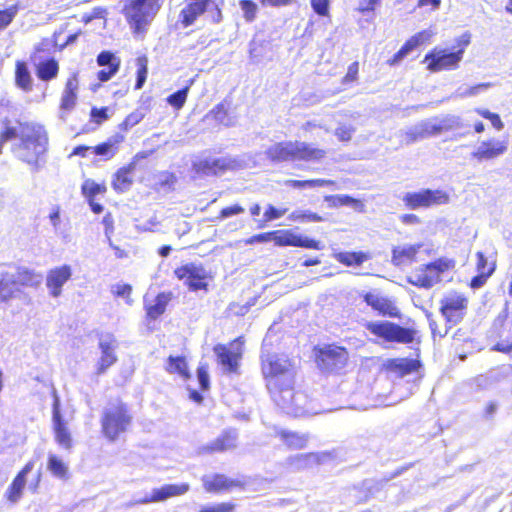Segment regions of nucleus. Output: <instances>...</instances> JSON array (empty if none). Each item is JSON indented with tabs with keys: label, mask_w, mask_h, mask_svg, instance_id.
Here are the masks:
<instances>
[{
	"label": "nucleus",
	"mask_w": 512,
	"mask_h": 512,
	"mask_svg": "<svg viewBox=\"0 0 512 512\" xmlns=\"http://www.w3.org/2000/svg\"><path fill=\"white\" fill-rule=\"evenodd\" d=\"M260 369L266 386L274 397L283 392L294 394V363L288 355L263 352L260 356Z\"/></svg>",
	"instance_id": "nucleus-1"
},
{
	"label": "nucleus",
	"mask_w": 512,
	"mask_h": 512,
	"mask_svg": "<svg viewBox=\"0 0 512 512\" xmlns=\"http://www.w3.org/2000/svg\"><path fill=\"white\" fill-rule=\"evenodd\" d=\"M19 127L21 131L18 144L19 159L34 168H39L48 151V133L40 124L23 122Z\"/></svg>",
	"instance_id": "nucleus-2"
},
{
	"label": "nucleus",
	"mask_w": 512,
	"mask_h": 512,
	"mask_svg": "<svg viewBox=\"0 0 512 512\" xmlns=\"http://www.w3.org/2000/svg\"><path fill=\"white\" fill-rule=\"evenodd\" d=\"M267 159L274 163L289 161L319 162L326 157V150L299 141H282L265 151Z\"/></svg>",
	"instance_id": "nucleus-3"
},
{
	"label": "nucleus",
	"mask_w": 512,
	"mask_h": 512,
	"mask_svg": "<svg viewBox=\"0 0 512 512\" xmlns=\"http://www.w3.org/2000/svg\"><path fill=\"white\" fill-rule=\"evenodd\" d=\"M162 7V0H124L122 14L134 35H144Z\"/></svg>",
	"instance_id": "nucleus-4"
},
{
	"label": "nucleus",
	"mask_w": 512,
	"mask_h": 512,
	"mask_svg": "<svg viewBox=\"0 0 512 512\" xmlns=\"http://www.w3.org/2000/svg\"><path fill=\"white\" fill-rule=\"evenodd\" d=\"M132 423L133 415L129 405L117 400L105 408L101 415V433L108 441L114 442L129 431Z\"/></svg>",
	"instance_id": "nucleus-5"
},
{
	"label": "nucleus",
	"mask_w": 512,
	"mask_h": 512,
	"mask_svg": "<svg viewBox=\"0 0 512 512\" xmlns=\"http://www.w3.org/2000/svg\"><path fill=\"white\" fill-rule=\"evenodd\" d=\"M55 40L43 38L36 44L30 55L37 78L43 82H50L58 77L60 71L59 61L50 56L55 50Z\"/></svg>",
	"instance_id": "nucleus-6"
},
{
	"label": "nucleus",
	"mask_w": 512,
	"mask_h": 512,
	"mask_svg": "<svg viewBox=\"0 0 512 512\" xmlns=\"http://www.w3.org/2000/svg\"><path fill=\"white\" fill-rule=\"evenodd\" d=\"M488 341L492 351L504 354L512 352V315L507 308L494 319L488 333Z\"/></svg>",
	"instance_id": "nucleus-7"
},
{
	"label": "nucleus",
	"mask_w": 512,
	"mask_h": 512,
	"mask_svg": "<svg viewBox=\"0 0 512 512\" xmlns=\"http://www.w3.org/2000/svg\"><path fill=\"white\" fill-rule=\"evenodd\" d=\"M39 282V275L25 267H18L14 276L8 272L2 273L0 277V301L8 302L16 297L21 291V287H34Z\"/></svg>",
	"instance_id": "nucleus-8"
},
{
	"label": "nucleus",
	"mask_w": 512,
	"mask_h": 512,
	"mask_svg": "<svg viewBox=\"0 0 512 512\" xmlns=\"http://www.w3.org/2000/svg\"><path fill=\"white\" fill-rule=\"evenodd\" d=\"M174 276L181 281L189 291H204L209 290V284L214 276L211 271H208L202 264L195 262H187L173 271Z\"/></svg>",
	"instance_id": "nucleus-9"
},
{
	"label": "nucleus",
	"mask_w": 512,
	"mask_h": 512,
	"mask_svg": "<svg viewBox=\"0 0 512 512\" xmlns=\"http://www.w3.org/2000/svg\"><path fill=\"white\" fill-rule=\"evenodd\" d=\"M365 328L384 342L410 344L415 341L417 331L389 321L367 322Z\"/></svg>",
	"instance_id": "nucleus-10"
},
{
	"label": "nucleus",
	"mask_w": 512,
	"mask_h": 512,
	"mask_svg": "<svg viewBox=\"0 0 512 512\" xmlns=\"http://www.w3.org/2000/svg\"><path fill=\"white\" fill-rule=\"evenodd\" d=\"M244 338L239 336L231 340L228 344H216L213 352L217 363L223 367L228 374H239L241 360L244 354Z\"/></svg>",
	"instance_id": "nucleus-11"
},
{
	"label": "nucleus",
	"mask_w": 512,
	"mask_h": 512,
	"mask_svg": "<svg viewBox=\"0 0 512 512\" xmlns=\"http://www.w3.org/2000/svg\"><path fill=\"white\" fill-rule=\"evenodd\" d=\"M467 45L468 40L462 41L460 48L452 52L447 49L434 47L424 56L423 63L430 72L455 69L458 67Z\"/></svg>",
	"instance_id": "nucleus-12"
},
{
	"label": "nucleus",
	"mask_w": 512,
	"mask_h": 512,
	"mask_svg": "<svg viewBox=\"0 0 512 512\" xmlns=\"http://www.w3.org/2000/svg\"><path fill=\"white\" fill-rule=\"evenodd\" d=\"M314 359L321 370L332 372L347 364L349 353L343 346L327 344L323 347L314 348Z\"/></svg>",
	"instance_id": "nucleus-13"
},
{
	"label": "nucleus",
	"mask_w": 512,
	"mask_h": 512,
	"mask_svg": "<svg viewBox=\"0 0 512 512\" xmlns=\"http://www.w3.org/2000/svg\"><path fill=\"white\" fill-rule=\"evenodd\" d=\"M469 300L464 293L452 291L440 300L439 311L449 327L459 324L467 314Z\"/></svg>",
	"instance_id": "nucleus-14"
},
{
	"label": "nucleus",
	"mask_w": 512,
	"mask_h": 512,
	"mask_svg": "<svg viewBox=\"0 0 512 512\" xmlns=\"http://www.w3.org/2000/svg\"><path fill=\"white\" fill-rule=\"evenodd\" d=\"M403 202L409 209L430 207L449 202V195L443 190L424 189L418 192H409L403 196Z\"/></svg>",
	"instance_id": "nucleus-15"
},
{
	"label": "nucleus",
	"mask_w": 512,
	"mask_h": 512,
	"mask_svg": "<svg viewBox=\"0 0 512 512\" xmlns=\"http://www.w3.org/2000/svg\"><path fill=\"white\" fill-rule=\"evenodd\" d=\"M272 241L278 247L292 246L313 250H320L322 248L319 240L302 237L301 235L295 234L290 229L273 230Z\"/></svg>",
	"instance_id": "nucleus-16"
},
{
	"label": "nucleus",
	"mask_w": 512,
	"mask_h": 512,
	"mask_svg": "<svg viewBox=\"0 0 512 512\" xmlns=\"http://www.w3.org/2000/svg\"><path fill=\"white\" fill-rule=\"evenodd\" d=\"M475 269L477 274L469 282L471 289H479L486 284L488 279L494 274L497 268L496 256H487L482 251L475 253Z\"/></svg>",
	"instance_id": "nucleus-17"
},
{
	"label": "nucleus",
	"mask_w": 512,
	"mask_h": 512,
	"mask_svg": "<svg viewBox=\"0 0 512 512\" xmlns=\"http://www.w3.org/2000/svg\"><path fill=\"white\" fill-rule=\"evenodd\" d=\"M52 423L55 441L63 449L70 450L73 447L72 434L69 430L68 423L61 415L58 399H55L52 405Z\"/></svg>",
	"instance_id": "nucleus-18"
},
{
	"label": "nucleus",
	"mask_w": 512,
	"mask_h": 512,
	"mask_svg": "<svg viewBox=\"0 0 512 512\" xmlns=\"http://www.w3.org/2000/svg\"><path fill=\"white\" fill-rule=\"evenodd\" d=\"M211 4H214L213 0H185L183 8L179 12L177 23L181 28L192 26L208 10Z\"/></svg>",
	"instance_id": "nucleus-19"
},
{
	"label": "nucleus",
	"mask_w": 512,
	"mask_h": 512,
	"mask_svg": "<svg viewBox=\"0 0 512 512\" xmlns=\"http://www.w3.org/2000/svg\"><path fill=\"white\" fill-rule=\"evenodd\" d=\"M363 301L370 306L379 315L390 318H399L400 311L390 298L383 296L375 291H369L363 294Z\"/></svg>",
	"instance_id": "nucleus-20"
},
{
	"label": "nucleus",
	"mask_w": 512,
	"mask_h": 512,
	"mask_svg": "<svg viewBox=\"0 0 512 512\" xmlns=\"http://www.w3.org/2000/svg\"><path fill=\"white\" fill-rule=\"evenodd\" d=\"M96 63L100 67H106L99 70L96 74L100 83L112 79L118 73L121 66L120 58L109 50L101 51L96 57Z\"/></svg>",
	"instance_id": "nucleus-21"
},
{
	"label": "nucleus",
	"mask_w": 512,
	"mask_h": 512,
	"mask_svg": "<svg viewBox=\"0 0 512 512\" xmlns=\"http://www.w3.org/2000/svg\"><path fill=\"white\" fill-rule=\"evenodd\" d=\"M190 489L188 483L166 484L152 490L151 494L141 499L142 504L162 502L172 497H178L187 493Z\"/></svg>",
	"instance_id": "nucleus-22"
},
{
	"label": "nucleus",
	"mask_w": 512,
	"mask_h": 512,
	"mask_svg": "<svg viewBox=\"0 0 512 512\" xmlns=\"http://www.w3.org/2000/svg\"><path fill=\"white\" fill-rule=\"evenodd\" d=\"M79 90L78 74L72 73L66 80L61 94L59 109L62 113H70L77 105Z\"/></svg>",
	"instance_id": "nucleus-23"
},
{
	"label": "nucleus",
	"mask_w": 512,
	"mask_h": 512,
	"mask_svg": "<svg viewBox=\"0 0 512 512\" xmlns=\"http://www.w3.org/2000/svg\"><path fill=\"white\" fill-rule=\"evenodd\" d=\"M421 243L394 246L391 250V263L396 267L411 265L418 259Z\"/></svg>",
	"instance_id": "nucleus-24"
},
{
	"label": "nucleus",
	"mask_w": 512,
	"mask_h": 512,
	"mask_svg": "<svg viewBox=\"0 0 512 512\" xmlns=\"http://www.w3.org/2000/svg\"><path fill=\"white\" fill-rule=\"evenodd\" d=\"M33 468L34 461L30 460L18 471L16 476L13 478L5 492V497L9 502L16 503L21 499L24 488L26 486V477L33 470Z\"/></svg>",
	"instance_id": "nucleus-25"
},
{
	"label": "nucleus",
	"mask_w": 512,
	"mask_h": 512,
	"mask_svg": "<svg viewBox=\"0 0 512 512\" xmlns=\"http://www.w3.org/2000/svg\"><path fill=\"white\" fill-rule=\"evenodd\" d=\"M72 269L69 265L55 267L48 271L46 276V286L53 297H58L62 293L63 285L71 278Z\"/></svg>",
	"instance_id": "nucleus-26"
},
{
	"label": "nucleus",
	"mask_w": 512,
	"mask_h": 512,
	"mask_svg": "<svg viewBox=\"0 0 512 512\" xmlns=\"http://www.w3.org/2000/svg\"><path fill=\"white\" fill-rule=\"evenodd\" d=\"M508 149L507 140L489 139L483 141L472 153V157L478 161L491 160L503 155Z\"/></svg>",
	"instance_id": "nucleus-27"
},
{
	"label": "nucleus",
	"mask_w": 512,
	"mask_h": 512,
	"mask_svg": "<svg viewBox=\"0 0 512 512\" xmlns=\"http://www.w3.org/2000/svg\"><path fill=\"white\" fill-rule=\"evenodd\" d=\"M421 367L422 363L419 359L391 358L384 363L385 370L399 378L418 372Z\"/></svg>",
	"instance_id": "nucleus-28"
},
{
	"label": "nucleus",
	"mask_w": 512,
	"mask_h": 512,
	"mask_svg": "<svg viewBox=\"0 0 512 512\" xmlns=\"http://www.w3.org/2000/svg\"><path fill=\"white\" fill-rule=\"evenodd\" d=\"M243 487V482L236 479H230L220 473L213 474L211 477L203 479V488L208 493H221L230 491L234 488Z\"/></svg>",
	"instance_id": "nucleus-29"
},
{
	"label": "nucleus",
	"mask_w": 512,
	"mask_h": 512,
	"mask_svg": "<svg viewBox=\"0 0 512 512\" xmlns=\"http://www.w3.org/2000/svg\"><path fill=\"white\" fill-rule=\"evenodd\" d=\"M430 40L429 32L423 30L420 31L410 38H408L405 43L401 46V48L387 61L389 66H395L398 64L403 58H405L409 53L415 50L417 47L428 43Z\"/></svg>",
	"instance_id": "nucleus-30"
},
{
	"label": "nucleus",
	"mask_w": 512,
	"mask_h": 512,
	"mask_svg": "<svg viewBox=\"0 0 512 512\" xmlns=\"http://www.w3.org/2000/svg\"><path fill=\"white\" fill-rule=\"evenodd\" d=\"M232 167L229 160L225 158L200 159L193 163V169L200 175H218Z\"/></svg>",
	"instance_id": "nucleus-31"
},
{
	"label": "nucleus",
	"mask_w": 512,
	"mask_h": 512,
	"mask_svg": "<svg viewBox=\"0 0 512 512\" xmlns=\"http://www.w3.org/2000/svg\"><path fill=\"white\" fill-rule=\"evenodd\" d=\"M172 298L173 293L171 291H167L158 293L152 302L146 301L144 303L146 319L148 321H155L162 316Z\"/></svg>",
	"instance_id": "nucleus-32"
},
{
	"label": "nucleus",
	"mask_w": 512,
	"mask_h": 512,
	"mask_svg": "<svg viewBox=\"0 0 512 512\" xmlns=\"http://www.w3.org/2000/svg\"><path fill=\"white\" fill-rule=\"evenodd\" d=\"M125 141V136L121 133H115L106 141L98 143L92 147V153L100 156L103 160H111L119 151L120 145Z\"/></svg>",
	"instance_id": "nucleus-33"
},
{
	"label": "nucleus",
	"mask_w": 512,
	"mask_h": 512,
	"mask_svg": "<svg viewBox=\"0 0 512 512\" xmlns=\"http://www.w3.org/2000/svg\"><path fill=\"white\" fill-rule=\"evenodd\" d=\"M135 167V163L130 162L116 170L111 181V186L117 193H124L131 188L134 182L133 172Z\"/></svg>",
	"instance_id": "nucleus-34"
},
{
	"label": "nucleus",
	"mask_w": 512,
	"mask_h": 512,
	"mask_svg": "<svg viewBox=\"0 0 512 512\" xmlns=\"http://www.w3.org/2000/svg\"><path fill=\"white\" fill-rule=\"evenodd\" d=\"M234 440L235 438L230 432H224L210 443L198 447L197 454L204 456L225 452L235 446Z\"/></svg>",
	"instance_id": "nucleus-35"
},
{
	"label": "nucleus",
	"mask_w": 512,
	"mask_h": 512,
	"mask_svg": "<svg viewBox=\"0 0 512 512\" xmlns=\"http://www.w3.org/2000/svg\"><path fill=\"white\" fill-rule=\"evenodd\" d=\"M115 346L116 345L114 339L99 342L101 357L96 368L97 375L103 374L109 367L116 363L117 356L114 352Z\"/></svg>",
	"instance_id": "nucleus-36"
},
{
	"label": "nucleus",
	"mask_w": 512,
	"mask_h": 512,
	"mask_svg": "<svg viewBox=\"0 0 512 512\" xmlns=\"http://www.w3.org/2000/svg\"><path fill=\"white\" fill-rule=\"evenodd\" d=\"M275 436L278 437L286 448L290 450L303 449L307 446L309 441V435L305 433H298L285 429H279L275 432Z\"/></svg>",
	"instance_id": "nucleus-37"
},
{
	"label": "nucleus",
	"mask_w": 512,
	"mask_h": 512,
	"mask_svg": "<svg viewBox=\"0 0 512 512\" xmlns=\"http://www.w3.org/2000/svg\"><path fill=\"white\" fill-rule=\"evenodd\" d=\"M334 259L346 267H358L372 258L369 251H340L334 253Z\"/></svg>",
	"instance_id": "nucleus-38"
},
{
	"label": "nucleus",
	"mask_w": 512,
	"mask_h": 512,
	"mask_svg": "<svg viewBox=\"0 0 512 512\" xmlns=\"http://www.w3.org/2000/svg\"><path fill=\"white\" fill-rule=\"evenodd\" d=\"M14 82L24 92H30L33 89V78L26 62L22 60L15 62Z\"/></svg>",
	"instance_id": "nucleus-39"
},
{
	"label": "nucleus",
	"mask_w": 512,
	"mask_h": 512,
	"mask_svg": "<svg viewBox=\"0 0 512 512\" xmlns=\"http://www.w3.org/2000/svg\"><path fill=\"white\" fill-rule=\"evenodd\" d=\"M165 370L167 373L177 375L183 380H188L191 376L184 356L170 355L166 360Z\"/></svg>",
	"instance_id": "nucleus-40"
},
{
	"label": "nucleus",
	"mask_w": 512,
	"mask_h": 512,
	"mask_svg": "<svg viewBox=\"0 0 512 512\" xmlns=\"http://www.w3.org/2000/svg\"><path fill=\"white\" fill-rule=\"evenodd\" d=\"M408 282L413 286L420 288H431L435 285L434 278L432 277L428 264L415 269L408 276Z\"/></svg>",
	"instance_id": "nucleus-41"
},
{
	"label": "nucleus",
	"mask_w": 512,
	"mask_h": 512,
	"mask_svg": "<svg viewBox=\"0 0 512 512\" xmlns=\"http://www.w3.org/2000/svg\"><path fill=\"white\" fill-rule=\"evenodd\" d=\"M428 266L430 272L432 273V277L434 278V283L436 284L441 281V275L443 273L451 271L455 268L456 261L452 258L441 257L428 263Z\"/></svg>",
	"instance_id": "nucleus-42"
},
{
	"label": "nucleus",
	"mask_w": 512,
	"mask_h": 512,
	"mask_svg": "<svg viewBox=\"0 0 512 512\" xmlns=\"http://www.w3.org/2000/svg\"><path fill=\"white\" fill-rule=\"evenodd\" d=\"M287 211V208H278L272 204H268L265 207L263 218L257 221V228H265L269 222L282 218Z\"/></svg>",
	"instance_id": "nucleus-43"
},
{
	"label": "nucleus",
	"mask_w": 512,
	"mask_h": 512,
	"mask_svg": "<svg viewBox=\"0 0 512 512\" xmlns=\"http://www.w3.org/2000/svg\"><path fill=\"white\" fill-rule=\"evenodd\" d=\"M47 468L55 477H58L60 479L68 478L67 465L62 461L61 458H59L55 454H50L48 456Z\"/></svg>",
	"instance_id": "nucleus-44"
},
{
	"label": "nucleus",
	"mask_w": 512,
	"mask_h": 512,
	"mask_svg": "<svg viewBox=\"0 0 512 512\" xmlns=\"http://www.w3.org/2000/svg\"><path fill=\"white\" fill-rule=\"evenodd\" d=\"M136 83H135V89H141L147 79L148 75V57L144 54L139 55L136 58Z\"/></svg>",
	"instance_id": "nucleus-45"
},
{
	"label": "nucleus",
	"mask_w": 512,
	"mask_h": 512,
	"mask_svg": "<svg viewBox=\"0 0 512 512\" xmlns=\"http://www.w3.org/2000/svg\"><path fill=\"white\" fill-rule=\"evenodd\" d=\"M324 200L330 207L334 208L346 205H360V201L358 199H355L349 195H327L324 197Z\"/></svg>",
	"instance_id": "nucleus-46"
},
{
	"label": "nucleus",
	"mask_w": 512,
	"mask_h": 512,
	"mask_svg": "<svg viewBox=\"0 0 512 512\" xmlns=\"http://www.w3.org/2000/svg\"><path fill=\"white\" fill-rule=\"evenodd\" d=\"M288 219L293 222H322L324 218L316 212L296 210L289 214Z\"/></svg>",
	"instance_id": "nucleus-47"
},
{
	"label": "nucleus",
	"mask_w": 512,
	"mask_h": 512,
	"mask_svg": "<svg viewBox=\"0 0 512 512\" xmlns=\"http://www.w3.org/2000/svg\"><path fill=\"white\" fill-rule=\"evenodd\" d=\"M189 89L190 85H186L184 88L169 95L167 97L168 104L176 110L181 109L186 103Z\"/></svg>",
	"instance_id": "nucleus-48"
},
{
	"label": "nucleus",
	"mask_w": 512,
	"mask_h": 512,
	"mask_svg": "<svg viewBox=\"0 0 512 512\" xmlns=\"http://www.w3.org/2000/svg\"><path fill=\"white\" fill-rule=\"evenodd\" d=\"M145 117V113L141 110L137 109L131 113H129L123 121L119 124V129L123 132H127L132 127L139 124Z\"/></svg>",
	"instance_id": "nucleus-49"
},
{
	"label": "nucleus",
	"mask_w": 512,
	"mask_h": 512,
	"mask_svg": "<svg viewBox=\"0 0 512 512\" xmlns=\"http://www.w3.org/2000/svg\"><path fill=\"white\" fill-rule=\"evenodd\" d=\"M82 192L88 200H94L96 195L106 192V186L92 180H87L82 185Z\"/></svg>",
	"instance_id": "nucleus-50"
},
{
	"label": "nucleus",
	"mask_w": 512,
	"mask_h": 512,
	"mask_svg": "<svg viewBox=\"0 0 512 512\" xmlns=\"http://www.w3.org/2000/svg\"><path fill=\"white\" fill-rule=\"evenodd\" d=\"M19 11V6L13 4L3 10H0V31L6 29L14 20Z\"/></svg>",
	"instance_id": "nucleus-51"
},
{
	"label": "nucleus",
	"mask_w": 512,
	"mask_h": 512,
	"mask_svg": "<svg viewBox=\"0 0 512 512\" xmlns=\"http://www.w3.org/2000/svg\"><path fill=\"white\" fill-rule=\"evenodd\" d=\"M89 116L91 123L100 126L110 118V110L106 106L92 107Z\"/></svg>",
	"instance_id": "nucleus-52"
},
{
	"label": "nucleus",
	"mask_w": 512,
	"mask_h": 512,
	"mask_svg": "<svg viewBox=\"0 0 512 512\" xmlns=\"http://www.w3.org/2000/svg\"><path fill=\"white\" fill-rule=\"evenodd\" d=\"M239 6L243 12V17L246 22H253L257 17L258 6L252 0H240Z\"/></svg>",
	"instance_id": "nucleus-53"
},
{
	"label": "nucleus",
	"mask_w": 512,
	"mask_h": 512,
	"mask_svg": "<svg viewBox=\"0 0 512 512\" xmlns=\"http://www.w3.org/2000/svg\"><path fill=\"white\" fill-rule=\"evenodd\" d=\"M176 181L177 178L174 173L163 171L159 175V180L154 184V189L159 191L164 188H172Z\"/></svg>",
	"instance_id": "nucleus-54"
},
{
	"label": "nucleus",
	"mask_w": 512,
	"mask_h": 512,
	"mask_svg": "<svg viewBox=\"0 0 512 512\" xmlns=\"http://www.w3.org/2000/svg\"><path fill=\"white\" fill-rule=\"evenodd\" d=\"M210 115L211 117L221 123V124H225V125H228L229 124V113H228V108L226 107V105L221 102V103H218L211 111H210Z\"/></svg>",
	"instance_id": "nucleus-55"
},
{
	"label": "nucleus",
	"mask_w": 512,
	"mask_h": 512,
	"mask_svg": "<svg viewBox=\"0 0 512 512\" xmlns=\"http://www.w3.org/2000/svg\"><path fill=\"white\" fill-rule=\"evenodd\" d=\"M475 112L479 116L489 120L495 129H497V130L503 129L504 124H503L500 116L497 113L491 112V111H489L487 109H483V108H476Z\"/></svg>",
	"instance_id": "nucleus-56"
},
{
	"label": "nucleus",
	"mask_w": 512,
	"mask_h": 512,
	"mask_svg": "<svg viewBox=\"0 0 512 512\" xmlns=\"http://www.w3.org/2000/svg\"><path fill=\"white\" fill-rule=\"evenodd\" d=\"M244 211H245L244 207L241 206L240 204H233V205L222 208L219 211L216 219L223 220V219H226L233 215L242 214V213H244Z\"/></svg>",
	"instance_id": "nucleus-57"
},
{
	"label": "nucleus",
	"mask_w": 512,
	"mask_h": 512,
	"mask_svg": "<svg viewBox=\"0 0 512 512\" xmlns=\"http://www.w3.org/2000/svg\"><path fill=\"white\" fill-rule=\"evenodd\" d=\"M4 128L0 132V145H3L9 140H12L17 137V130L15 127L10 125L9 120H4L3 122Z\"/></svg>",
	"instance_id": "nucleus-58"
},
{
	"label": "nucleus",
	"mask_w": 512,
	"mask_h": 512,
	"mask_svg": "<svg viewBox=\"0 0 512 512\" xmlns=\"http://www.w3.org/2000/svg\"><path fill=\"white\" fill-rule=\"evenodd\" d=\"M313 11L322 17L329 15L330 0H310Z\"/></svg>",
	"instance_id": "nucleus-59"
},
{
	"label": "nucleus",
	"mask_w": 512,
	"mask_h": 512,
	"mask_svg": "<svg viewBox=\"0 0 512 512\" xmlns=\"http://www.w3.org/2000/svg\"><path fill=\"white\" fill-rule=\"evenodd\" d=\"M197 377L200 384L201 390H208L210 386L209 375H208V365L200 364L197 367Z\"/></svg>",
	"instance_id": "nucleus-60"
},
{
	"label": "nucleus",
	"mask_w": 512,
	"mask_h": 512,
	"mask_svg": "<svg viewBox=\"0 0 512 512\" xmlns=\"http://www.w3.org/2000/svg\"><path fill=\"white\" fill-rule=\"evenodd\" d=\"M269 241H272V231L252 235L245 239L244 242L246 245H253L255 243H265Z\"/></svg>",
	"instance_id": "nucleus-61"
},
{
	"label": "nucleus",
	"mask_w": 512,
	"mask_h": 512,
	"mask_svg": "<svg viewBox=\"0 0 512 512\" xmlns=\"http://www.w3.org/2000/svg\"><path fill=\"white\" fill-rule=\"evenodd\" d=\"M359 71V64L357 61L348 66L347 73L343 77V83H351L357 80Z\"/></svg>",
	"instance_id": "nucleus-62"
},
{
	"label": "nucleus",
	"mask_w": 512,
	"mask_h": 512,
	"mask_svg": "<svg viewBox=\"0 0 512 512\" xmlns=\"http://www.w3.org/2000/svg\"><path fill=\"white\" fill-rule=\"evenodd\" d=\"M354 129L347 126H341L338 127L335 131V135L338 137V139L342 142H348L352 138V133Z\"/></svg>",
	"instance_id": "nucleus-63"
},
{
	"label": "nucleus",
	"mask_w": 512,
	"mask_h": 512,
	"mask_svg": "<svg viewBox=\"0 0 512 512\" xmlns=\"http://www.w3.org/2000/svg\"><path fill=\"white\" fill-rule=\"evenodd\" d=\"M286 185L292 188L303 189L307 187H315V179L309 180H287Z\"/></svg>",
	"instance_id": "nucleus-64"
}]
</instances>
